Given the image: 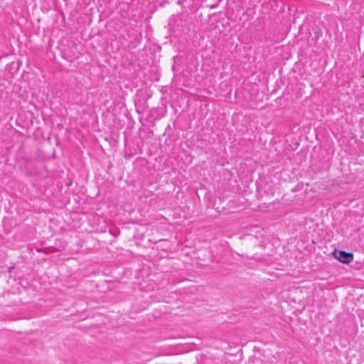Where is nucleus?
<instances>
[{"label":"nucleus","mask_w":364,"mask_h":364,"mask_svg":"<svg viewBox=\"0 0 364 364\" xmlns=\"http://www.w3.org/2000/svg\"><path fill=\"white\" fill-rule=\"evenodd\" d=\"M334 257L344 264H348L353 259V255L351 252H346L343 250H334L333 252Z\"/></svg>","instance_id":"1"},{"label":"nucleus","mask_w":364,"mask_h":364,"mask_svg":"<svg viewBox=\"0 0 364 364\" xmlns=\"http://www.w3.org/2000/svg\"><path fill=\"white\" fill-rule=\"evenodd\" d=\"M38 252H43V249L38 250Z\"/></svg>","instance_id":"2"}]
</instances>
